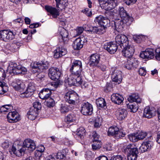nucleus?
Instances as JSON below:
<instances>
[{"mask_svg":"<svg viewBox=\"0 0 160 160\" xmlns=\"http://www.w3.org/2000/svg\"><path fill=\"white\" fill-rule=\"evenodd\" d=\"M36 147L35 142L32 140L27 139H25L23 143V145L13 144L11 148L9 150L11 154H14L18 157L21 156L28 150L29 152L33 151Z\"/></svg>","mask_w":160,"mask_h":160,"instance_id":"1","label":"nucleus"},{"mask_svg":"<svg viewBox=\"0 0 160 160\" xmlns=\"http://www.w3.org/2000/svg\"><path fill=\"white\" fill-rule=\"evenodd\" d=\"M8 70L9 71L10 73L16 74H24L27 72V69L26 68L20 65H18L16 63L13 62L9 63Z\"/></svg>","mask_w":160,"mask_h":160,"instance_id":"2","label":"nucleus"},{"mask_svg":"<svg viewBox=\"0 0 160 160\" xmlns=\"http://www.w3.org/2000/svg\"><path fill=\"white\" fill-rule=\"evenodd\" d=\"M70 86L75 85L76 84L81 85L83 81L81 76L78 73L75 74L72 72L71 74L68 77L65 81Z\"/></svg>","mask_w":160,"mask_h":160,"instance_id":"3","label":"nucleus"},{"mask_svg":"<svg viewBox=\"0 0 160 160\" xmlns=\"http://www.w3.org/2000/svg\"><path fill=\"white\" fill-rule=\"evenodd\" d=\"M49 66V62L47 61L35 62L32 66V71L33 73L42 72L44 70L47 69Z\"/></svg>","mask_w":160,"mask_h":160,"instance_id":"4","label":"nucleus"},{"mask_svg":"<svg viewBox=\"0 0 160 160\" xmlns=\"http://www.w3.org/2000/svg\"><path fill=\"white\" fill-rule=\"evenodd\" d=\"M126 152L128 153V160H136L138 157V151L136 148L133 147L131 144H129L124 149Z\"/></svg>","mask_w":160,"mask_h":160,"instance_id":"5","label":"nucleus"},{"mask_svg":"<svg viewBox=\"0 0 160 160\" xmlns=\"http://www.w3.org/2000/svg\"><path fill=\"white\" fill-rule=\"evenodd\" d=\"M101 7L106 10L113 9L117 5L116 0H98Z\"/></svg>","mask_w":160,"mask_h":160,"instance_id":"6","label":"nucleus"},{"mask_svg":"<svg viewBox=\"0 0 160 160\" xmlns=\"http://www.w3.org/2000/svg\"><path fill=\"white\" fill-rule=\"evenodd\" d=\"M15 34L13 32L9 30L0 31V40L5 42H8L14 38Z\"/></svg>","mask_w":160,"mask_h":160,"instance_id":"7","label":"nucleus"},{"mask_svg":"<svg viewBox=\"0 0 160 160\" xmlns=\"http://www.w3.org/2000/svg\"><path fill=\"white\" fill-rule=\"evenodd\" d=\"M70 70L71 72L81 75L82 72V65L81 61L76 60L72 63Z\"/></svg>","mask_w":160,"mask_h":160,"instance_id":"8","label":"nucleus"},{"mask_svg":"<svg viewBox=\"0 0 160 160\" xmlns=\"http://www.w3.org/2000/svg\"><path fill=\"white\" fill-rule=\"evenodd\" d=\"M64 98L66 101L70 104H74L79 98L77 94L73 91H68L65 95Z\"/></svg>","mask_w":160,"mask_h":160,"instance_id":"9","label":"nucleus"},{"mask_svg":"<svg viewBox=\"0 0 160 160\" xmlns=\"http://www.w3.org/2000/svg\"><path fill=\"white\" fill-rule=\"evenodd\" d=\"M49 77L53 80H58L61 74V71L56 68H51L49 70Z\"/></svg>","mask_w":160,"mask_h":160,"instance_id":"10","label":"nucleus"},{"mask_svg":"<svg viewBox=\"0 0 160 160\" xmlns=\"http://www.w3.org/2000/svg\"><path fill=\"white\" fill-rule=\"evenodd\" d=\"M115 41L122 48L129 44L128 39L127 37L124 34H119L115 38Z\"/></svg>","mask_w":160,"mask_h":160,"instance_id":"11","label":"nucleus"},{"mask_svg":"<svg viewBox=\"0 0 160 160\" xmlns=\"http://www.w3.org/2000/svg\"><path fill=\"white\" fill-rule=\"evenodd\" d=\"M122 47L123 48V49L122 50L123 55L128 58H132V56L134 52L133 46L129 43L128 45L123 46Z\"/></svg>","mask_w":160,"mask_h":160,"instance_id":"12","label":"nucleus"},{"mask_svg":"<svg viewBox=\"0 0 160 160\" xmlns=\"http://www.w3.org/2000/svg\"><path fill=\"white\" fill-rule=\"evenodd\" d=\"M35 89V85L33 83H29L28 87L25 92L20 94V97L22 98L28 97L33 94Z\"/></svg>","mask_w":160,"mask_h":160,"instance_id":"13","label":"nucleus"},{"mask_svg":"<svg viewBox=\"0 0 160 160\" xmlns=\"http://www.w3.org/2000/svg\"><path fill=\"white\" fill-rule=\"evenodd\" d=\"M93 108L92 105L88 102L82 105L81 113L84 115H90L92 113Z\"/></svg>","mask_w":160,"mask_h":160,"instance_id":"14","label":"nucleus"},{"mask_svg":"<svg viewBox=\"0 0 160 160\" xmlns=\"http://www.w3.org/2000/svg\"><path fill=\"white\" fill-rule=\"evenodd\" d=\"M7 121L10 123H14L20 119V117L16 111L10 112L7 116Z\"/></svg>","mask_w":160,"mask_h":160,"instance_id":"15","label":"nucleus"},{"mask_svg":"<svg viewBox=\"0 0 160 160\" xmlns=\"http://www.w3.org/2000/svg\"><path fill=\"white\" fill-rule=\"evenodd\" d=\"M111 78L113 81L119 84L122 79V72L119 70L115 69L112 72Z\"/></svg>","mask_w":160,"mask_h":160,"instance_id":"16","label":"nucleus"},{"mask_svg":"<svg viewBox=\"0 0 160 160\" xmlns=\"http://www.w3.org/2000/svg\"><path fill=\"white\" fill-rule=\"evenodd\" d=\"M138 62L137 60L133 58H128L125 64V66L128 69H131L133 68H137L138 66Z\"/></svg>","mask_w":160,"mask_h":160,"instance_id":"17","label":"nucleus"},{"mask_svg":"<svg viewBox=\"0 0 160 160\" xmlns=\"http://www.w3.org/2000/svg\"><path fill=\"white\" fill-rule=\"evenodd\" d=\"M153 50L152 48H148L144 51L141 52L140 54V57L143 59H150L154 57Z\"/></svg>","mask_w":160,"mask_h":160,"instance_id":"18","label":"nucleus"},{"mask_svg":"<svg viewBox=\"0 0 160 160\" xmlns=\"http://www.w3.org/2000/svg\"><path fill=\"white\" fill-rule=\"evenodd\" d=\"M11 85L16 90L23 89L25 87L22 81L18 79L14 80L11 83Z\"/></svg>","mask_w":160,"mask_h":160,"instance_id":"19","label":"nucleus"},{"mask_svg":"<svg viewBox=\"0 0 160 160\" xmlns=\"http://www.w3.org/2000/svg\"><path fill=\"white\" fill-rule=\"evenodd\" d=\"M67 53V50L62 47H58L55 49L53 52V57L58 58L65 55Z\"/></svg>","mask_w":160,"mask_h":160,"instance_id":"20","label":"nucleus"},{"mask_svg":"<svg viewBox=\"0 0 160 160\" xmlns=\"http://www.w3.org/2000/svg\"><path fill=\"white\" fill-rule=\"evenodd\" d=\"M153 145V142L151 141H147L143 142L139 148V150L144 152L150 150Z\"/></svg>","mask_w":160,"mask_h":160,"instance_id":"21","label":"nucleus"},{"mask_svg":"<svg viewBox=\"0 0 160 160\" xmlns=\"http://www.w3.org/2000/svg\"><path fill=\"white\" fill-rule=\"evenodd\" d=\"M104 48L110 54H113L118 49L117 45L113 42L107 43L104 45Z\"/></svg>","mask_w":160,"mask_h":160,"instance_id":"22","label":"nucleus"},{"mask_svg":"<svg viewBox=\"0 0 160 160\" xmlns=\"http://www.w3.org/2000/svg\"><path fill=\"white\" fill-rule=\"evenodd\" d=\"M45 8L48 13V15H51L54 18H57L60 14L59 10L56 8L49 6H46Z\"/></svg>","mask_w":160,"mask_h":160,"instance_id":"23","label":"nucleus"},{"mask_svg":"<svg viewBox=\"0 0 160 160\" xmlns=\"http://www.w3.org/2000/svg\"><path fill=\"white\" fill-rule=\"evenodd\" d=\"M111 99L115 104L120 105L123 103L124 98L121 95L116 93H113L111 95Z\"/></svg>","mask_w":160,"mask_h":160,"instance_id":"24","label":"nucleus"},{"mask_svg":"<svg viewBox=\"0 0 160 160\" xmlns=\"http://www.w3.org/2000/svg\"><path fill=\"white\" fill-rule=\"evenodd\" d=\"M84 38L82 37L76 39L73 42V47L75 50H79L82 48L84 43Z\"/></svg>","mask_w":160,"mask_h":160,"instance_id":"25","label":"nucleus"},{"mask_svg":"<svg viewBox=\"0 0 160 160\" xmlns=\"http://www.w3.org/2000/svg\"><path fill=\"white\" fill-rule=\"evenodd\" d=\"M114 25L115 29L119 32L122 31L125 26L122 18L115 19Z\"/></svg>","mask_w":160,"mask_h":160,"instance_id":"26","label":"nucleus"},{"mask_svg":"<svg viewBox=\"0 0 160 160\" xmlns=\"http://www.w3.org/2000/svg\"><path fill=\"white\" fill-rule=\"evenodd\" d=\"M128 112L124 108H119L116 111V115L117 119L119 120H122L127 116Z\"/></svg>","mask_w":160,"mask_h":160,"instance_id":"27","label":"nucleus"},{"mask_svg":"<svg viewBox=\"0 0 160 160\" xmlns=\"http://www.w3.org/2000/svg\"><path fill=\"white\" fill-rule=\"evenodd\" d=\"M51 90L48 88H44L39 93V97L42 99L47 100L50 98Z\"/></svg>","mask_w":160,"mask_h":160,"instance_id":"28","label":"nucleus"},{"mask_svg":"<svg viewBox=\"0 0 160 160\" xmlns=\"http://www.w3.org/2000/svg\"><path fill=\"white\" fill-rule=\"evenodd\" d=\"M100 60V57L98 54H93L90 57L89 60L90 65L92 66H96Z\"/></svg>","mask_w":160,"mask_h":160,"instance_id":"29","label":"nucleus"},{"mask_svg":"<svg viewBox=\"0 0 160 160\" xmlns=\"http://www.w3.org/2000/svg\"><path fill=\"white\" fill-rule=\"evenodd\" d=\"M155 111L151 110L149 107H146L144 109L143 116L144 117L149 118L155 116Z\"/></svg>","mask_w":160,"mask_h":160,"instance_id":"30","label":"nucleus"},{"mask_svg":"<svg viewBox=\"0 0 160 160\" xmlns=\"http://www.w3.org/2000/svg\"><path fill=\"white\" fill-rule=\"evenodd\" d=\"M78 120L76 115L74 113H71L66 116L65 118V121L67 123H76Z\"/></svg>","mask_w":160,"mask_h":160,"instance_id":"31","label":"nucleus"},{"mask_svg":"<svg viewBox=\"0 0 160 160\" xmlns=\"http://www.w3.org/2000/svg\"><path fill=\"white\" fill-rule=\"evenodd\" d=\"M57 7L60 10L65 9L68 5V0H55Z\"/></svg>","mask_w":160,"mask_h":160,"instance_id":"32","label":"nucleus"},{"mask_svg":"<svg viewBox=\"0 0 160 160\" xmlns=\"http://www.w3.org/2000/svg\"><path fill=\"white\" fill-rule=\"evenodd\" d=\"M28 118L32 120L35 119L38 115V111L34 108H30L27 113Z\"/></svg>","mask_w":160,"mask_h":160,"instance_id":"33","label":"nucleus"},{"mask_svg":"<svg viewBox=\"0 0 160 160\" xmlns=\"http://www.w3.org/2000/svg\"><path fill=\"white\" fill-rule=\"evenodd\" d=\"M59 33L62 37V40L64 41H66L67 40L68 36V31L64 28L60 27L58 29Z\"/></svg>","mask_w":160,"mask_h":160,"instance_id":"34","label":"nucleus"},{"mask_svg":"<svg viewBox=\"0 0 160 160\" xmlns=\"http://www.w3.org/2000/svg\"><path fill=\"white\" fill-rule=\"evenodd\" d=\"M128 100L130 102H135L137 103H140L141 101V99L138 94H133L130 96Z\"/></svg>","mask_w":160,"mask_h":160,"instance_id":"35","label":"nucleus"},{"mask_svg":"<svg viewBox=\"0 0 160 160\" xmlns=\"http://www.w3.org/2000/svg\"><path fill=\"white\" fill-rule=\"evenodd\" d=\"M85 130L84 128L81 127L77 129L76 134V137L78 139H82L85 135Z\"/></svg>","mask_w":160,"mask_h":160,"instance_id":"36","label":"nucleus"},{"mask_svg":"<svg viewBox=\"0 0 160 160\" xmlns=\"http://www.w3.org/2000/svg\"><path fill=\"white\" fill-rule=\"evenodd\" d=\"M118 131V128L116 126H112L110 127L108 130V136H114L116 137V135Z\"/></svg>","mask_w":160,"mask_h":160,"instance_id":"37","label":"nucleus"},{"mask_svg":"<svg viewBox=\"0 0 160 160\" xmlns=\"http://www.w3.org/2000/svg\"><path fill=\"white\" fill-rule=\"evenodd\" d=\"M116 13L120 16V18H122L127 16V13L123 7H119L118 11H116Z\"/></svg>","mask_w":160,"mask_h":160,"instance_id":"38","label":"nucleus"},{"mask_svg":"<svg viewBox=\"0 0 160 160\" xmlns=\"http://www.w3.org/2000/svg\"><path fill=\"white\" fill-rule=\"evenodd\" d=\"M13 109V106L11 104H7L2 106L0 108L1 112H8L11 111Z\"/></svg>","mask_w":160,"mask_h":160,"instance_id":"39","label":"nucleus"},{"mask_svg":"<svg viewBox=\"0 0 160 160\" xmlns=\"http://www.w3.org/2000/svg\"><path fill=\"white\" fill-rule=\"evenodd\" d=\"M96 103L97 106L100 108H103L106 105L105 100L102 98L97 99L96 101Z\"/></svg>","mask_w":160,"mask_h":160,"instance_id":"40","label":"nucleus"},{"mask_svg":"<svg viewBox=\"0 0 160 160\" xmlns=\"http://www.w3.org/2000/svg\"><path fill=\"white\" fill-rule=\"evenodd\" d=\"M8 89L6 84L3 82L0 81V94H4Z\"/></svg>","mask_w":160,"mask_h":160,"instance_id":"41","label":"nucleus"},{"mask_svg":"<svg viewBox=\"0 0 160 160\" xmlns=\"http://www.w3.org/2000/svg\"><path fill=\"white\" fill-rule=\"evenodd\" d=\"M128 108L130 109L131 112H135L138 109V105L135 103H130L127 105Z\"/></svg>","mask_w":160,"mask_h":160,"instance_id":"42","label":"nucleus"},{"mask_svg":"<svg viewBox=\"0 0 160 160\" xmlns=\"http://www.w3.org/2000/svg\"><path fill=\"white\" fill-rule=\"evenodd\" d=\"M122 20L125 25L126 24L128 26L131 24L133 21V19L132 17H129L127 15V16L122 18Z\"/></svg>","mask_w":160,"mask_h":160,"instance_id":"43","label":"nucleus"},{"mask_svg":"<svg viewBox=\"0 0 160 160\" xmlns=\"http://www.w3.org/2000/svg\"><path fill=\"white\" fill-rule=\"evenodd\" d=\"M128 138L130 141L133 142L139 141L136 133H133L128 135Z\"/></svg>","mask_w":160,"mask_h":160,"instance_id":"44","label":"nucleus"},{"mask_svg":"<svg viewBox=\"0 0 160 160\" xmlns=\"http://www.w3.org/2000/svg\"><path fill=\"white\" fill-rule=\"evenodd\" d=\"M88 31L91 32L98 33H99L102 31H103V30L101 28V27L98 26V27H92L89 30H88Z\"/></svg>","mask_w":160,"mask_h":160,"instance_id":"45","label":"nucleus"},{"mask_svg":"<svg viewBox=\"0 0 160 160\" xmlns=\"http://www.w3.org/2000/svg\"><path fill=\"white\" fill-rule=\"evenodd\" d=\"M102 26H101L103 30H104L107 26H109L110 24V21L108 18L103 17Z\"/></svg>","mask_w":160,"mask_h":160,"instance_id":"46","label":"nucleus"},{"mask_svg":"<svg viewBox=\"0 0 160 160\" xmlns=\"http://www.w3.org/2000/svg\"><path fill=\"white\" fill-rule=\"evenodd\" d=\"M101 142L99 141H93L92 144V148L95 150H98L101 147Z\"/></svg>","mask_w":160,"mask_h":160,"instance_id":"47","label":"nucleus"},{"mask_svg":"<svg viewBox=\"0 0 160 160\" xmlns=\"http://www.w3.org/2000/svg\"><path fill=\"white\" fill-rule=\"evenodd\" d=\"M138 140H141L145 138L147 135L146 132L143 131L138 132L136 133Z\"/></svg>","mask_w":160,"mask_h":160,"instance_id":"48","label":"nucleus"},{"mask_svg":"<svg viewBox=\"0 0 160 160\" xmlns=\"http://www.w3.org/2000/svg\"><path fill=\"white\" fill-rule=\"evenodd\" d=\"M45 149L44 147L43 146L41 145L39 146L37 150L35 152V155L36 156V155H38V157L41 156V153L44 151Z\"/></svg>","mask_w":160,"mask_h":160,"instance_id":"49","label":"nucleus"},{"mask_svg":"<svg viewBox=\"0 0 160 160\" xmlns=\"http://www.w3.org/2000/svg\"><path fill=\"white\" fill-rule=\"evenodd\" d=\"M102 119L100 117H97L94 121V126L96 128L99 127L101 125Z\"/></svg>","mask_w":160,"mask_h":160,"instance_id":"50","label":"nucleus"},{"mask_svg":"<svg viewBox=\"0 0 160 160\" xmlns=\"http://www.w3.org/2000/svg\"><path fill=\"white\" fill-rule=\"evenodd\" d=\"M103 17L101 15L95 18L94 22L96 23H97L99 25H100V26H102V21H103Z\"/></svg>","mask_w":160,"mask_h":160,"instance_id":"51","label":"nucleus"},{"mask_svg":"<svg viewBox=\"0 0 160 160\" xmlns=\"http://www.w3.org/2000/svg\"><path fill=\"white\" fill-rule=\"evenodd\" d=\"M55 104V102L54 100L50 98L47 100L46 105L49 107H53Z\"/></svg>","mask_w":160,"mask_h":160,"instance_id":"52","label":"nucleus"},{"mask_svg":"<svg viewBox=\"0 0 160 160\" xmlns=\"http://www.w3.org/2000/svg\"><path fill=\"white\" fill-rule=\"evenodd\" d=\"M60 111L61 113H64L68 112L69 111V109L67 105L61 104L60 108Z\"/></svg>","mask_w":160,"mask_h":160,"instance_id":"53","label":"nucleus"},{"mask_svg":"<svg viewBox=\"0 0 160 160\" xmlns=\"http://www.w3.org/2000/svg\"><path fill=\"white\" fill-rule=\"evenodd\" d=\"M126 133L123 130H119L118 129V131L115 137L117 138H120L121 137H124Z\"/></svg>","mask_w":160,"mask_h":160,"instance_id":"54","label":"nucleus"},{"mask_svg":"<svg viewBox=\"0 0 160 160\" xmlns=\"http://www.w3.org/2000/svg\"><path fill=\"white\" fill-rule=\"evenodd\" d=\"M41 108V104L38 102H35L33 103V107L31 108H34L37 111H38V110L40 109Z\"/></svg>","mask_w":160,"mask_h":160,"instance_id":"55","label":"nucleus"},{"mask_svg":"<svg viewBox=\"0 0 160 160\" xmlns=\"http://www.w3.org/2000/svg\"><path fill=\"white\" fill-rule=\"evenodd\" d=\"M155 57L158 60H160V48H157L155 50Z\"/></svg>","mask_w":160,"mask_h":160,"instance_id":"56","label":"nucleus"},{"mask_svg":"<svg viewBox=\"0 0 160 160\" xmlns=\"http://www.w3.org/2000/svg\"><path fill=\"white\" fill-rule=\"evenodd\" d=\"M11 142L7 140H5L2 143V147L4 149L9 147L10 145H11Z\"/></svg>","mask_w":160,"mask_h":160,"instance_id":"57","label":"nucleus"},{"mask_svg":"<svg viewBox=\"0 0 160 160\" xmlns=\"http://www.w3.org/2000/svg\"><path fill=\"white\" fill-rule=\"evenodd\" d=\"M82 12L88 17L91 16L92 15V12L88 8H86L82 10Z\"/></svg>","mask_w":160,"mask_h":160,"instance_id":"58","label":"nucleus"},{"mask_svg":"<svg viewBox=\"0 0 160 160\" xmlns=\"http://www.w3.org/2000/svg\"><path fill=\"white\" fill-rule=\"evenodd\" d=\"M103 147L106 151H110L112 150V145L111 143H107L104 145Z\"/></svg>","mask_w":160,"mask_h":160,"instance_id":"59","label":"nucleus"},{"mask_svg":"<svg viewBox=\"0 0 160 160\" xmlns=\"http://www.w3.org/2000/svg\"><path fill=\"white\" fill-rule=\"evenodd\" d=\"M139 73L140 75L144 76L146 74V71L144 68H139Z\"/></svg>","mask_w":160,"mask_h":160,"instance_id":"60","label":"nucleus"},{"mask_svg":"<svg viewBox=\"0 0 160 160\" xmlns=\"http://www.w3.org/2000/svg\"><path fill=\"white\" fill-rule=\"evenodd\" d=\"M122 157L120 155L113 156L111 157L110 160H122Z\"/></svg>","mask_w":160,"mask_h":160,"instance_id":"61","label":"nucleus"},{"mask_svg":"<svg viewBox=\"0 0 160 160\" xmlns=\"http://www.w3.org/2000/svg\"><path fill=\"white\" fill-rule=\"evenodd\" d=\"M6 77V74L4 70L0 68V79H3Z\"/></svg>","mask_w":160,"mask_h":160,"instance_id":"62","label":"nucleus"},{"mask_svg":"<svg viewBox=\"0 0 160 160\" xmlns=\"http://www.w3.org/2000/svg\"><path fill=\"white\" fill-rule=\"evenodd\" d=\"M84 28L82 27H79L77 28L76 29V31L77 35H79L81 34L83 32Z\"/></svg>","mask_w":160,"mask_h":160,"instance_id":"63","label":"nucleus"},{"mask_svg":"<svg viewBox=\"0 0 160 160\" xmlns=\"http://www.w3.org/2000/svg\"><path fill=\"white\" fill-rule=\"evenodd\" d=\"M95 160H108V159L107 157L102 155L97 158Z\"/></svg>","mask_w":160,"mask_h":160,"instance_id":"64","label":"nucleus"}]
</instances>
